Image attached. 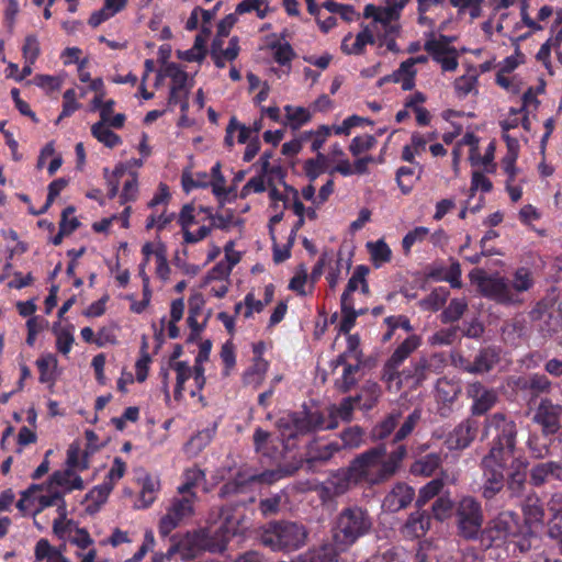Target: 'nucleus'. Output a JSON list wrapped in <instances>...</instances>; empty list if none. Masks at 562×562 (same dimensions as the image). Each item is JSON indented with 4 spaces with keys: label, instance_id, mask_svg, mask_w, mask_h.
I'll list each match as a JSON object with an SVG mask.
<instances>
[{
    "label": "nucleus",
    "instance_id": "14",
    "mask_svg": "<svg viewBox=\"0 0 562 562\" xmlns=\"http://www.w3.org/2000/svg\"><path fill=\"white\" fill-rule=\"evenodd\" d=\"M449 44L450 40L445 35L439 38L431 37L424 44L425 50L441 66L443 71H454L459 65L457 50Z\"/></svg>",
    "mask_w": 562,
    "mask_h": 562
},
{
    "label": "nucleus",
    "instance_id": "29",
    "mask_svg": "<svg viewBox=\"0 0 562 562\" xmlns=\"http://www.w3.org/2000/svg\"><path fill=\"white\" fill-rule=\"evenodd\" d=\"M522 514L529 529L542 526L544 509L540 498L536 494H530L526 497L522 504Z\"/></svg>",
    "mask_w": 562,
    "mask_h": 562
},
{
    "label": "nucleus",
    "instance_id": "9",
    "mask_svg": "<svg viewBox=\"0 0 562 562\" xmlns=\"http://www.w3.org/2000/svg\"><path fill=\"white\" fill-rule=\"evenodd\" d=\"M198 501L196 494L180 495L173 497L166 507V514L159 521V533L167 537L172 530L179 527L184 520L194 514V504Z\"/></svg>",
    "mask_w": 562,
    "mask_h": 562
},
{
    "label": "nucleus",
    "instance_id": "61",
    "mask_svg": "<svg viewBox=\"0 0 562 562\" xmlns=\"http://www.w3.org/2000/svg\"><path fill=\"white\" fill-rule=\"evenodd\" d=\"M244 317L249 318L254 313H260L265 308L266 303L261 300H257L252 293H248L244 299V303L239 302L235 305L236 313H239L244 308Z\"/></svg>",
    "mask_w": 562,
    "mask_h": 562
},
{
    "label": "nucleus",
    "instance_id": "4",
    "mask_svg": "<svg viewBox=\"0 0 562 562\" xmlns=\"http://www.w3.org/2000/svg\"><path fill=\"white\" fill-rule=\"evenodd\" d=\"M373 527L369 512L361 506H348L336 516L333 527V540L341 550L349 549Z\"/></svg>",
    "mask_w": 562,
    "mask_h": 562
},
{
    "label": "nucleus",
    "instance_id": "33",
    "mask_svg": "<svg viewBox=\"0 0 562 562\" xmlns=\"http://www.w3.org/2000/svg\"><path fill=\"white\" fill-rule=\"evenodd\" d=\"M254 443L257 452L272 461L278 462L283 458V450L274 448L271 435L261 428L256 429L254 434Z\"/></svg>",
    "mask_w": 562,
    "mask_h": 562
},
{
    "label": "nucleus",
    "instance_id": "39",
    "mask_svg": "<svg viewBox=\"0 0 562 562\" xmlns=\"http://www.w3.org/2000/svg\"><path fill=\"white\" fill-rule=\"evenodd\" d=\"M416 69L412 67L411 61H403L400 67L383 81H393L401 83L403 90H412L415 86Z\"/></svg>",
    "mask_w": 562,
    "mask_h": 562
},
{
    "label": "nucleus",
    "instance_id": "38",
    "mask_svg": "<svg viewBox=\"0 0 562 562\" xmlns=\"http://www.w3.org/2000/svg\"><path fill=\"white\" fill-rule=\"evenodd\" d=\"M477 79L479 74L474 68H470L467 74L458 77L453 82L457 97L464 99L470 93H477Z\"/></svg>",
    "mask_w": 562,
    "mask_h": 562
},
{
    "label": "nucleus",
    "instance_id": "10",
    "mask_svg": "<svg viewBox=\"0 0 562 562\" xmlns=\"http://www.w3.org/2000/svg\"><path fill=\"white\" fill-rule=\"evenodd\" d=\"M457 519L462 537L467 539L476 538L483 522L481 504L472 496L461 498L457 506Z\"/></svg>",
    "mask_w": 562,
    "mask_h": 562
},
{
    "label": "nucleus",
    "instance_id": "54",
    "mask_svg": "<svg viewBox=\"0 0 562 562\" xmlns=\"http://www.w3.org/2000/svg\"><path fill=\"white\" fill-rule=\"evenodd\" d=\"M449 296V290L443 286H439L431 291L429 295L420 301V306L427 311H438L446 303Z\"/></svg>",
    "mask_w": 562,
    "mask_h": 562
},
{
    "label": "nucleus",
    "instance_id": "8",
    "mask_svg": "<svg viewBox=\"0 0 562 562\" xmlns=\"http://www.w3.org/2000/svg\"><path fill=\"white\" fill-rule=\"evenodd\" d=\"M518 516L513 512H503L481 533V542L485 547L501 546L509 537H518Z\"/></svg>",
    "mask_w": 562,
    "mask_h": 562
},
{
    "label": "nucleus",
    "instance_id": "7",
    "mask_svg": "<svg viewBox=\"0 0 562 562\" xmlns=\"http://www.w3.org/2000/svg\"><path fill=\"white\" fill-rule=\"evenodd\" d=\"M512 458L488 452L481 461L483 473L482 495L486 499L494 498L504 487L505 470Z\"/></svg>",
    "mask_w": 562,
    "mask_h": 562
},
{
    "label": "nucleus",
    "instance_id": "2",
    "mask_svg": "<svg viewBox=\"0 0 562 562\" xmlns=\"http://www.w3.org/2000/svg\"><path fill=\"white\" fill-rule=\"evenodd\" d=\"M481 293L501 304L519 303L518 294L526 292L533 285L532 273L528 268H518L513 279L495 276H484L479 280Z\"/></svg>",
    "mask_w": 562,
    "mask_h": 562
},
{
    "label": "nucleus",
    "instance_id": "21",
    "mask_svg": "<svg viewBox=\"0 0 562 562\" xmlns=\"http://www.w3.org/2000/svg\"><path fill=\"white\" fill-rule=\"evenodd\" d=\"M33 502L38 505L36 512L46 507L56 506L59 518L66 519L67 517V505L64 499V493L54 488L50 483H48L46 487L41 485V490L34 492Z\"/></svg>",
    "mask_w": 562,
    "mask_h": 562
},
{
    "label": "nucleus",
    "instance_id": "58",
    "mask_svg": "<svg viewBox=\"0 0 562 562\" xmlns=\"http://www.w3.org/2000/svg\"><path fill=\"white\" fill-rule=\"evenodd\" d=\"M341 448L356 449L363 443V430L359 426H351L340 434Z\"/></svg>",
    "mask_w": 562,
    "mask_h": 562
},
{
    "label": "nucleus",
    "instance_id": "44",
    "mask_svg": "<svg viewBox=\"0 0 562 562\" xmlns=\"http://www.w3.org/2000/svg\"><path fill=\"white\" fill-rule=\"evenodd\" d=\"M52 330L56 336L57 350L64 356H67L74 344L72 326H61L60 323H55Z\"/></svg>",
    "mask_w": 562,
    "mask_h": 562
},
{
    "label": "nucleus",
    "instance_id": "49",
    "mask_svg": "<svg viewBox=\"0 0 562 562\" xmlns=\"http://www.w3.org/2000/svg\"><path fill=\"white\" fill-rule=\"evenodd\" d=\"M91 134L100 143L109 148H114L122 143L121 137L112 132L105 123L97 122L91 126Z\"/></svg>",
    "mask_w": 562,
    "mask_h": 562
},
{
    "label": "nucleus",
    "instance_id": "41",
    "mask_svg": "<svg viewBox=\"0 0 562 562\" xmlns=\"http://www.w3.org/2000/svg\"><path fill=\"white\" fill-rule=\"evenodd\" d=\"M160 483L157 477L146 475L142 480V490L137 499L138 508L149 507L156 499Z\"/></svg>",
    "mask_w": 562,
    "mask_h": 562
},
{
    "label": "nucleus",
    "instance_id": "18",
    "mask_svg": "<svg viewBox=\"0 0 562 562\" xmlns=\"http://www.w3.org/2000/svg\"><path fill=\"white\" fill-rule=\"evenodd\" d=\"M477 423L474 419L467 418L458 424L449 432L446 445L450 450H463L468 448L477 435Z\"/></svg>",
    "mask_w": 562,
    "mask_h": 562
},
{
    "label": "nucleus",
    "instance_id": "57",
    "mask_svg": "<svg viewBox=\"0 0 562 562\" xmlns=\"http://www.w3.org/2000/svg\"><path fill=\"white\" fill-rule=\"evenodd\" d=\"M459 393V387L446 379H439L436 385V398L443 403H452Z\"/></svg>",
    "mask_w": 562,
    "mask_h": 562
},
{
    "label": "nucleus",
    "instance_id": "12",
    "mask_svg": "<svg viewBox=\"0 0 562 562\" xmlns=\"http://www.w3.org/2000/svg\"><path fill=\"white\" fill-rule=\"evenodd\" d=\"M363 15L367 19H372V21L368 25L371 26L376 33L379 47H383V42L381 37L382 32H397V26L393 24V21H395L398 18V12L395 8H383L375 7L373 4H367L364 7Z\"/></svg>",
    "mask_w": 562,
    "mask_h": 562
},
{
    "label": "nucleus",
    "instance_id": "55",
    "mask_svg": "<svg viewBox=\"0 0 562 562\" xmlns=\"http://www.w3.org/2000/svg\"><path fill=\"white\" fill-rule=\"evenodd\" d=\"M468 308V302L464 299H453L441 313V322L453 323L461 318Z\"/></svg>",
    "mask_w": 562,
    "mask_h": 562
},
{
    "label": "nucleus",
    "instance_id": "40",
    "mask_svg": "<svg viewBox=\"0 0 562 562\" xmlns=\"http://www.w3.org/2000/svg\"><path fill=\"white\" fill-rule=\"evenodd\" d=\"M372 265L375 268H381L392 259V250L384 239H378L375 241H368L366 245Z\"/></svg>",
    "mask_w": 562,
    "mask_h": 562
},
{
    "label": "nucleus",
    "instance_id": "46",
    "mask_svg": "<svg viewBox=\"0 0 562 562\" xmlns=\"http://www.w3.org/2000/svg\"><path fill=\"white\" fill-rule=\"evenodd\" d=\"M446 0H417L418 22L422 25L434 26L435 20L428 13L443 9Z\"/></svg>",
    "mask_w": 562,
    "mask_h": 562
},
{
    "label": "nucleus",
    "instance_id": "24",
    "mask_svg": "<svg viewBox=\"0 0 562 562\" xmlns=\"http://www.w3.org/2000/svg\"><path fill=\"white\" fill-rule=\"evenodd\" d=\"M239 41L234 36L229 40L228 46L223 48V41L215 38L211 45V58L217 68H224L227 61H234L239 54Z\"/></svg>",
    "mask_w": 562,
    "mask_h": 562
},
{
    "label": "nucleus",
    "instance_id": "17",
    "mask_svg": "<svg viewBox=\"0 0 562 562\" xmlns=\"http://www.w3.org/2000/svg\"><path fill=\"white\" fill-rule=\"evenodd\" d=\"M378 44L376 33L368 24L361 25V31L353 36L348 33L341 41V52L346 55H363L367 45Z\"/></svg>",
    "mask_w": 562,
    "mask_h": 562
},
{
    "label": "nucleus",
    "instance_id": "22",
    "mask_svg": "<svg viewBox=\"0 0 562 562\" xmlns=\"http://www.w3.org/2000/svg\"><path fill=\"white\" fill-rule=\"evenodd\" d=\"M562 482V464L558 461H547L535 464L530 470V483L542 486L550 481Z\"/></svg>",
    "mask_w": 562,
    "mask_h": 562
},
{
    "label": "nucleus",
    "instance_id": "63",
    "mask_svg": "<svg viewBox=\"0 0 562 562\" xmlns=\"http://www.w3.org/2000/svg\"><path fill=\"white\" fill-rule=\"evenodd\" d=\"M376 144V139L373 135L364 134L361 136H356L350 145L349 150L352 154V156L358 157L362 153H366L373 148Z\"/></svg>",
    "mask_w": 562,
    "mask_h": 562
},
{
    "label": "nucleus",
    "instance_id": "6",
    "mask_svg": "<svg viewBox=\"0 0 562 562\" xmlns=\"http://www.w3.org/2000/svg\"><path fill=\"white\" fill-rule=\"evenodd\" d=\"M307 531L303 525L291 521L270 524L261 535V541L273 551H294L305 544Z\"/></svg>",
    "mask_w": 562,
    "mask_h": 562
},
{
    "label": "nucleus",
    "instance_id": "48",
    "mask_svg": "<svg viewBox=\"0 0 562 562\" xmlns=\"http://www.w3.org/2000/svg\"><path fill=\"white\" fill-rule=\"evenodd\" d=\"M400 367H393L386 362L383 368L382 380L385 382L389 391L397 393L403 386H406L404 370L398 371Z\"/></svg>",
    "mask_w": 562,
    "mask_h": 562
},
{
    "label": "nucleus",
    "instance_id": "28",
    "mask_svg": "<svg viewBox=\"0 0 562 562\" xmlns=\"http://www.w3.org/2000/svg\"><path fill=\"white\" fill-rule=\"evenodd\" d=\"M369 271V268L364 265H360L355 268L353 273L348 280L347 286L341 295L340 303H353L352 293L358 289H360L364 294L369 293V284L366 279Z\"/></svg>",
    "mask_w": 562,
    "mask_h": 562
},
{
    "label": "nucleus",
    "instance_id": "50",
    "mask_svg": "<svg viewBox=\"0 0 562 562\" xmlns=\"http://www.w3.org/2000/svg\"><path fill=\"white\" fill-rule=\"evenodd\" d=\"M170 368L176 372V387H175V397L179 400L181 397L182 391L184 389V383L193 378L192 376V368L186 361H175L170 362Z\"/></svg>",
    "mask_w": 562,
    "mask_h": 562
},
{
    "label": "nucleus",
    "instance_id": "43",
    "mask_svg": "<svg viewBox=\"0 0 562 562\" xmlns=\"http://www.w3.org/2000/svg\"><path fill=\"white\" fill-rule=\"evenodd\" d=\"M418 171L414 167L403 166L396 171V181L404 194L412 191L414 183L420 178L423 167L417 164Z\"/></svg>",
    "mask_w": 562,
    "mask_h": 562
},
{
    "label": "nucleus",
    "instance_id": "53",
    "mask_svg": "<svg viewBox=\"0 0 562 562\" xmlns=\"http://www.w3.org/2000/svg\"><path fill=\"white\" fill-rule=\"evenodd\" d=\"M459 14H469L470 19L476 20L482 15L484 0H449Z\"/></svg>",
    "mask_w": 562,
    "mask_h": 562
},
{
    "label": "nucleus",
    "instance_id": "30",
    "mask_svg": "<svg viewBox=\"0 0 562 562\" xmlns=\"http://www.w3.org/2000/svg\"><path fill=\"white\" fill-rule=\"evenodd\" d=\"M430 527V517L425 512L412 513L402 528L405 538L415 539L426 535Z\"/></svg>",
    "mask_w": 562,
    "mask_h": 562
},
{
    "label": "nucleus",
    "instance_id": "23",
    "mask_svg": "<svg viewBox=\"0 0 562 562\" xmlns=\"http://www.w3.org/2000/svg\"><path fill=\"white\" fill-rule=\"evenodd\" d=\"M415 491L405 483H397L384 497L383 507L389 512H398L414 499Z\"/></svg>",
    "mask_w": 562,
    "mask_h": 562
},
{
    "label": "nucleus",
    "instance_id": "11",
    "mask_svg": "<svg viewBox=\"0 0 562 562\" xmlns=\"http://www.w3.org/2000/svg\"><path fill=\"white\" fill-rule=\"evenodd\" d=\"M445 367L442 355H431L428 358H420L404 369V379L408 389H417L431 374L441 373Z\"/></svg>",
    "mask_w": 562,
    "mask_h": 562
},
{
    "label": "nucleus",
    "instance_id": "45",
    "mask_svg": "<svg viewBox=\"0 0 562 562\" xmlns=\"http://www.w3.org/2000/svg\"><path fill=\"white\" fill-rule=\"evenodd\" d=\"M35 558L36 560H46V562H70L64 557L60 549L52 547L46 539L37 541L35 546Z\"/></svg>",
    "mask_w": 562,
    "mask_h": 562
},
{
    "label": "nucleus",
    "instance_id": "26",
    "mask_svg": "<svg viewBox=\"0 0 562 562\" xmlns=\"http://www.w3.org/2000/svg\"><path fill=\"white\" fill-rule=\"evenodd\" d=\"M344 551L333 540V542L324 543L318 548L307 551L293 562H337L338 557Z\"/></svg>",
    "mask_w": 562,
    "mask_h": 562
},
{
    "label": "nucleus",
    "instance_id": "36",
    "mask_svg": "<svg viewBox=\"0 0 562 562\" xmlns=\"http://www.w3.org/2000/svg\"><path fill=\"white\" fill-rule=\"evenodd\" d=\"M346 360L362 363V351L360 349V338L358 335L349 334L347 336L346 350L330 362V367L333 370H336L339 368L340 363H344Z\"/></svg>",
    "mask_w": 562,
    "mask_h": 562
},
{
    "label": "nucleus",
    "instance_id": "37",
    "mask_svg": "<svg viewBox=\"0 0 562 562\" xmlns=\"http://www.w3.org/2000/svg\"><path fill=\"white\" fill-rule=\"evenodd\" d=\"M205 482V473L198 467H192L184 470L182 474V483L177 487V492L180 495L195 494L193 491L195 487Z\"/></svg>",
    "mask_w": 562,
    "mask_h": 562
},
{
    "label": "nucleus",
    "instance_id": "16",
    "mask_svg": "<svg viewBox=\"0 0 562 562\" xmlns=\"http://www.w3.org/2000/svg\"><path fill=\"white\" fill-rule=\"evenodd\" d=\"M167 76L171 79V87L168 98L169 105L179 104L182 112H187L188 103V75L181 70L177 65H169L167 68Z\"/></svg>",
    "mask_w": 562,
    "mask_h": 562
},
{
    "label": "nucleus",
    "instance_id": "35",
    "mask_svg": "<svg viewBox=\"0 0 562 562\" xmlns=\"http://www.w3.org/2000/svg\"><path fill=\"white\" fill-rule=\"evenodd\" d=\"M362 363L346 360L344 363H340L339 367H342V373L339 378L335 380V387L340 393L349 392L358 382L357 374L360 370Z\"/></svg>",
    "mask_w": 562,
    "mask_h": 562
},
{
    "label": "nucleus",
    "instance_id": "59",
    "mask_svg": "<svg viewBox=\"0 0 562 562\" xmlns=\"http://www.w3.org/2000/svg\"><path fill=\"white\" fill-rule=\"evenodd\" d=\"M443 487V482L440 479H435L428 482L424 487L419 490V494L416 501L418 507H423L428 501L437 496Z\"/></svg>",
    "mask_w": 562,
    "mask_h": 562
},
{
    "label": "nucleus",
    "instance_id": "20",
    "mask_svg": "<svg viewBox=\"0 0 562 562\" xmlns=\"http://www.w3.org/2000/svg\"><path fill=\"white\" fill-rule=\"evenodd\" d=\"M468 395L473 404L471 412L473 415H483L490 411L497 402V392L493 389H486L480 382L469 385Z\"/></svg>",
    "mask_w": 562,
    "mask_h": 562
},
{
    "label": "nucleus",
    "instance_id": "64",
    "mask_svg": "<svg viewBox=\"0 0 562 562\" xmlns=\"http://www.w3.org/2000/svg\"><path fill=\"white\" fill-rule=\"evenodd\" d=\"M548 535L562 552V507L558 509L550 519Z\"/></svg>",
    "mask_w": 562,
    "mask_h": 562
},
{
    "label": "nucleus",
    "instance_id": "5",
    "mask_svg": "<svg viewBox=\"0 0 562 562\" xmlns=\"http://www.w3.org/2000/svg\"><path fill=\"white\" fill-rule=\"evenodd\" d=\"M517 425L503 413H494L485 418L483 436L492 439L488 452L512 458L516 448Z\"/></svg>",
    "mask_w": 562,
    "mask_h": 562
},
{
    "label": "nucleus",
    "instance_id": "3",
    "mask_svg": "<svg viewBox=\"0 0 562 562\" xmlns=\"http://www.w3.org/2000/svg\"><path fill=\"white\" fill-rule=\"evenodd\" d=\"M284 450L295 447V440L300 437L319 430L336 428V422L326 423L325 415L321 412H288L277 422Z\"/></svg>",
    "mask_w": 562,
    "mask_h": 562
},
{
    "label": "nucleus",
    "instance_id": "42",
    "mask_svg": "<svg viewBox=\"0 0 562 562\" xmlns=\"http://www.w3.org/2000/svg\"><path fill=\"white\" fill-rule=\"evenodd\" d=\"M442 460L439 453H428L417 459L411 467L414 475L430 476L440 467Z\"/></svg>",
    "mask_w": 562,
    "mask_h": 562
},
{
    "label": "nucleus",
    "instance_id": "31",
    "mask_svg": "<svg viewBox=\"0 0 562 562\" xmlns=\"http://www.w3.org/2000/svg\"><path fill=\"white\" fill-rule=\"evenodd\" d=\"M270 363L265 358L252 359L251 364L244 371L241 380L244 385L255 390L263 383Z\"/></svg>",
    "mask_w": 562,
    "mask_h": 562
},
{
    "label": "nucleus",
    "instance_id": "32",
    "mask_svg": "<svg viewBox=\"0 0 562 562\" xmlns=\"http://www.w3.org/2000/svg\"><path fill=\"white\" fill-rule=\"evenodd\" d=\"M361 402V396L345 397L338 405L329 407L328 416H325L326 423L336 422L338 427V419L342 422H350L356 404Z\"/></svg>",
    "mask_w": 562,
    "mask_h": 562
},
{
    "label": "nucleus",
    "instance_id": "56",
    "mask_svg": "<svg viewBox=\"0 0 562 562\" xmlns=\"http://www.w3.org/2000/svg\"><path fill=\"white\" fill-rule=\"evenodd\" d=\"M270 48L273 53L274 60L281 66L289 65L295 56L292 46L288 42H272Z\"/></svg>",
    "mask_w": 562,
    "mask_h": 562
},
{
    "label": "nucleus",
    "instance_id": "27",
    "mask_svg": "<svg viewBox=\"0 0 562 562\" xmlns=\"http://www.w3.org/2000/svg\"><path fill=\"white\" fill-rule=\"evenodd\" d=\"M355 484L358 482L349 465L347 469H340L333 473L325 482V488L331 495L337 496L346 493Z\"/></svg>",
    "mask_w": 562,
    "mask_h": 562
},
{
    "label": "nucleus",
    "instance_id": "19",
    "mask_svg": "<svg viewBox=\"0 0 562 562\" xmlns=\"http://www.w3.org/2000/svg\"><path fill=\"white\" fill-rule=\"evenodd\" d=\"M528 461L521 457H514L507 463V488L512 496H520L527 483Z\"/></svg>",
    "mask_w": 562,
    "mask_h": 562
},
{
    "label": "nucleus",
    "instance_id": "52",
    "mask_svg": "<svg viewBox=\"0 0 562 562\" xmlns=\"http://www.w3.org/2000/svg\"><path fill=\"white\" fill-rule=\"evenodd\" d=\"M284 111L286 123L293 130L300 128L311 120V113L305 108L285 105Z\"/></svg>",
    "mask_w": 562,
    "mask_h": 562
},
{
    "label": "nucleus",
    "instance_id": "34",
    "mask_svg": "<svg viewBox=\"0 0 562 562\" xmlns=\"http://www.w3.org/2000/svg\"><path fill=\"white\" fill-rule=\"evenodd\" d=\"M49 483L53 486L61 487L64 492L83 490L85 487L82 479L71 469L55 471L49 479Z\"/></svg>",
    "mask_w": 562,
    "mask_h": 562
},
{
    "label": "nucleus",
    "instance_id": "62",
    "mask_svg": "<svg viewBox=\"0 0 562 562\" xmlns=\"http://www.w3.org/2000/svg\"><path fill=\"white\" fill-rule=\"evenodd\" d=\"M326 157L322 153L317 154L315 159H307L303 169L311 182L315 181L325 170Z\"/></svg>",
    "mask_w": 562,
    "mask_h": 562
},
{
    "label": "nucleus",
    "instance_id": "25",
    "mask_svg": "<svg viewBox=\"0 0 562 562\" xmlns=\"http://www.w3.org/2000/svg\"><path fill=\"white\" fill-rule=\"evenodd\" d=\"M499 361V353L495 348L487 347L475 356L472 362L462 364V369L469 373H486Z\"/></svg>",
    "mask_w": 562,
    "mask_h": 562
},
{
    "label": "nucleus",
    "instance_id": "60",
    "mask_svg": "<svg viewBox=\"0 0 562 562\" xmlns=\"http://www.w3.org/2000/svg\"><path fill=\"white\" fill-rule=\"evenodd\" d=\"M524 387L529 390L532 396L549 393L551 382L543 374H533L525 383Z\"/></svg>",
    "mask_w": 562,
    "mask_h": 562
},
{
    "label": "nucleus",
    "instance_id": "15",
    "mask_svg": "<svg viewBox=\"0 0 562 562\" xmlns=\"http://www.w3.org/2000/svg\"><path fill=\"white\" fill-rule=\"evenodd\" d=\"M282 477L280 471H266L260 474L238 473L237 476L225 483L220 490L221 497L244 493L252 482L272 483Z\"/></svg>",
    "mask_w": 562,
    "mask_h": 562
},
{
    "label": "nucleus",
    "instance_id": "13",
    "mask_svg": "<svg viewBox=\"0 0 562 562\" xmlns=\"http://www.w3.org/2000/svg\"><path fill=\"white\" fill-rule=\"evenodd\" d=\"M562 405L543 397L536 408L532 420L538 424L544 436L555 435L561 428Z\"/></svg>",
    "mask_w": 562,
    "mask_h": 562
},
{
    "label": "nucleus",
    "instance_id": "47",
    "mask_svg": "<svg viewBox=\"0 0 562 562\" xmlns=\"http://www.w3.org/2000/svg\"><path fill=\"white\" fill-rule=\"evenodd\" d=\"M419 346V339L413 335L407 337L393 352L391 358L387 360L393 367H400L408 356L417 349Z\"/></svg>",
    "mask_w": 562,
    "mask_h": 562
},
{
    "label": "nucleus",
    "instance_id": "51",
    "mask_svg": "<svg viewBox=\"0 0 562 562\" xmlns=\"http://www.w3.org/2000/svg\"><path fill=\"white\" fill-rule=\"evenodd\" d=\"M341 446L338 442H329L323 446L312 445L308 448V461H327L340 451Z\"/></svg>",
    "mask_w": 562,
    "mask_h": 562
},
{
    "label": "nucleus",
    "instance_id": "1",
    "mask_svg": "<svg viewBox=\"0 0 562 562\" xmlns=\"http://www.w3.org/2000/svg\"><path fill=\"white\" fill-rule=\"evenodd\" d=\"M384 447H374L359 454L351 463V472L358 483L379 484L396 473L406 456L403 445L396 447L387 458Z\"/></svg>",
    "mask_w": 562,
    "mask_h": 562
}]
</instances>
